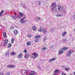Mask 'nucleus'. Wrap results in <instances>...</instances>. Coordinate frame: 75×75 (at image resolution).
Returning a JSON list of instances; mask_svg holds the SVG:
<instances>
[{"instance_id": "f257e3e1", "label": "nucleus", "mask_w": 75, "mask_h": 75, "mask_svg": "<svg viewBox=\"0 0 75 75\" xmlns=\"http://www.w3.org/2000/svg\"><path fill=\"white\" fill-rule=\"evenodd\" d=\"M62 10V6L60 5L58 6V8L57 9V7H55L54 8H52L51 9V10L52 11H61Z\"/></svg>"}, {"instance_id": "f03ea898", "label": "nucleus", "mask_w": 75, "mask_h": 75, "mask_svg": "<svg viewBox=\"0 0 75 75\" xmlns=\"http://www.w3.org/2000/svg\"><path fill=\"white\" fill-rule=\"evenodd\" d=\"M32 54V55L30 57H32L33 59H36L38 56V54L36 53H33Z\"/></svg>"}, {"instance_id": "7ed1b4c3", "label": "nucleus", "mask_w": 75, "mask_h": 75, "mask_svg": "<svg viewBox=\"0 0 75 75\" xmlns=\"http://www.w3.org/2000/svg\"><path fill=\"white\" fill-rule=\"evenodd\" d=\"M73 52H74V51L72 50H69V52L67 54V56H68V57H69V56H71V54H72V53Z\"/></svg>"}, {"instance_id": "20e7f679", "label": "nucleus", "mask_w": 75, "mask_h": 75, "mask_svg": "<svg viewBox=\"0 0 75 75\" xmlns=\"http://www.w3.org/2000/svg\"><path fill=\"white\" fill-rule=\"evenodd\" d=\"M19 21L21 23H27V20H25L23 18L21 19Z\"/></svg>"}, {"instance_id": "39448f33", "label": "nucleus", "mask_w": 75, "mask_h": 75, "mask_svg": "<svg viewBox=\"0 0 75 75\" xmlns=\"http://www.w3.org/2000/svg\"><path fill=\"white\" fill-rule=\"evenodd\" d=\"M20 14V15H18L17 16V17L19 19L23 17V13H21V12H19Z\"/></svg>"}, {"instance_id": "423d86ee", "label": "nucleus", "mask_w": 75, "mask_h": 75, "mask_svg": "<svg viewBox=\"0 0 75 75\" xmlns=\"http://www.w3.org/2000/svg\"><path fill=\"white\" fill-rule=\"evenodd\" d=\"M13 33L15 34V35H17V34H18V31L17 30H14L13 31Z\"/></svg>"}, {"instance_id": "0eeeda50", "label": "nucleus", "mask_w": 75, "mask_h": 75, "mask_svg": "<svg viewBox=\"0 0 75 75\" xmlns=\"http://www.w3.org/2000/svg\"><path fill=\"white\" fill-rule=\"evenodd\" d=\"M7 68H14L15 66L14 65H7Z\"/></svg>"}, {"instance_id": "6e6552de", "label": "nucleus", "mask_w": 75, "mask_h": 75, "mask_svg": "<svg viewBox=\"0 0 75 75\" xmlns=\"http://www.w3.org/2000/svg\"><path fill=\"white\" fill-rule=\"evenodd\" d=\"M22 57H23V54L22 53H20V54H18V58H21Z\"/></svg>"}, {"instance_id": "1a4fd4ad", "label": "nucleus", "mask_w": 75, "mask_h": 75, "mask_svg": "<svg viewBox=\"0 0 75 75\" xmlns=\"http://www.w3.org/2000/svg\"><path fill=\"white\" fill-rule=\"evenodd\" d=\"M55 59H56V58H52L51 59L49 60V62H52L53 61H55Z\"/></svg>"}, {"instance_id": "9d476101", "label": "nucleus", "mask_w": 75, "mask_h": 75, "mask_svg": "<svg viewBox=\"0 0 75 75\" xmlns=\"http://www.w3.org/2000/svg\"><path fill=\"white\" fill-rule=\"evenodd\" d=\"M31 44V41H29L26 42V45L27 46L30 45Z\"/></svg>"}, {"instance_id": "9b49d317", "label": "nucleus", "mask_w": 75, "mask_h": 75, "mask_svg": "<svg viewBox=\"0 0 75 75\" xmlns=\"http://www.w3.org/2000/svg\"><path fill=\"white\" fill-rule=\"evenodd\" d=\"M62 50H68V47H64L62 48Z\"/></svg>"}, {"instance_id": "f8f14e48", "label": "nucleus", "mask_w": 75, "mask_h": 75, "mask_svg": "<svg viewBox=\"0 0 75 75\" xmlns=\"http://www.w3.org/2000/svg\"><path fill=\"white\" fill-rule=\"evenodd\" d=\"M41 35H36L35 36V38H41Z\"/></svg>"}, {"instance_id": "ddd939ff", "label": "nucleus", "mask_w": 75, "mask_h": 75, "mask_svg": "<svg viewBox=\"0 0 75 75\" xmlns=\"http://www.w3.org/2000/svg\"><path fill=\"white\" fill-rule=\"evenodd\" d=\"M67 34V32H64L62 34V36H65Z\"/></svg>"}, {"instance_id": "4468645a", "label": "nucleus", "mask_w": 75, "mask_h": 75, "mask_svg": "<svg viewBox=\"0 0 75 75\" xmlns=\"http://www.w3.org/2000/svg\"><path fill=\"white\" fill-rule=\"evenodd\" d=\"M56 6V3H54L52 4L51 5V7H55V6Z\"/></svg>"}, {"instance_id": "2eb2a0df", "label": "nucleus", "mask_w": 75, "mask_h": 75, "mask_svg": "<svg viewBox=\"0 0 75 75\" xmlns=\"http://www.w3.org/2000/svg\"><path fill=\"white\" fill-rule=\"evenodd\" d=\"M37 29V28L35 26H33L32 27V30L33 31H35Z\"/></svg>"}, {"instance_id": "dca6fc26", "label": "nucleus", "mask_w": 75, "mask_h": 75, "mask_svg": "<svg viewBox=\"0 0 75 75\" xmlns=\"http://www.w3.org/2000/svg\"><path fill=\"white\" fill-rule=\"evenodd\" d=\"M47 31V29H45L43 31V33H44V34H46Z\"/></svg>"}, {"instance_id": "f3484780", "label": "nucleus", "mask_w": 75, "mask_h": 75, "mask_svg": "<svg viewBox=\"0 0 75 75\" xmlns=\"http://www.w3.org/2000/svg\"><path fill=\"white\" fill-rule=\"evenodd\" d=\"M16 54V52H11V55H15Z\"/></svg>"}, {"instance_id": "a211bd4d", "label": "nucleus", "mask_w": 75, "mask_h": 75, "mask_svg": "<svg viewBox=\"0 0 75 75\" xmlns=\"http://www.w3.org/2000/svg\"><path fill=\"white\" fill-rule=\"evenodd\" d=\"M29 57V54H25V56H24L25 58H28Z\"/></svg>"}, {"instance_id": "6ab92c4d", "label": "nucleus", "mask_w": 75, "mask_h": 75, "mask_svg": "<svg viewBox=\"0 0 75 75\" xmlns=\"http://www.w3.org/2000/svg\"><path fill=\"white\" fill-rule=\"evenodd\" d=\"M14 42V38H12L11 39V42L12 44H13Z\"/></svg>"}, {"instance_id": "aec40b11", "label": "nucleus", "mask_w": 75, "mask_h": 75, "mask_svg": "<svg viewBox=\"0 0 75 75\" xmlns=\"http://www.w3.org/2000/svg\"><path fill=\"white\" fill-rule=\"evenodd\" d=\"M32 35L30 34H28L27 35V36L28 38H31V37H32Z\"/></svg>"}, {"instance_id": "412c9836", "label": "nucleus", "mask_w": 75, "mask_h": 75, "mask_svg": "<svg viewBox=\"0 0 75 75\" xmlns=\"http://www.w3.org/2000/svg\"><path fill=\"white\" fill-rule=\"evenodd\" d=\"M64 52V51H62L61 50H60L59 52V53L60 54H62Z\"/></svg>"}, {"instance_id": "4be33fe9", "label": "nucleus", "mask_w": 75, "mask_h": 75, "mask_svg": "<svg viewBox=\"0 0 75 75\" xmlns=\"http://www.w3.org/2000/svg\"><path fill=\"white\" fill-rule=\"evenodd\" d=\"M4 13V11L2 10L1 12H0V17H2V13Z\"/></svg>"}, {"instance_id": "5701e85b", "label": "nucleus", "mask_w": 75, "mask_h": 75, "mask_svg": "<svg viewBox=\"0 0 75 75\" xmlns=\"http://www.w3.org/2000/svg\"><path fill=\"white\" fill-rule=\"evenodd\" d=\"M3 35H4V37L5 38L7 37V36H6V33L5 32H4Z\"/></svg>"}, {"instance_id": "b1692460", "label": "nucleus", "mask_w": 75, "mask_h": 75, "mask_svg": "<svg viewBox=\"0 0 75 75\" xmlns=\"http://www.w3.org/2000/svg\"><path fill=\"white\" fill-rule=\"evenodd\" d=\"M11 44L9 43L8 45V48H11Z\"/></svg>"}, {"instance_id": "393cba45", "label": "nucleus", "mask_w": 75, "mask_h": 75, "mask_svg": "<svg viewBox=\"0 0 75 75\" xmlns=\"http://www.w3.org/2000/svg\"><path fill=\"white\" fill-rule=\"evenodd\" d=\"M38 31L40 32H42V28H41L38 29Z\"/></svg>"}, {"instance_id": "a878e982", "label": "nucleus", "mask_w": 75, "mask_h": 75, "mask_svg": "<svg viewBox=\"0 0 75 75\" xmlns=\"http://www.w3.org/2000/svg\"><path fill=\"white\" fill-rule=\"evenodd\" d=\"M38 41H39V40L37 39H35L34 41V42H38Z\"/></svg>"}, {"instance_id": "bb28decb", "label": "nucleus", "mask_w": 75, "mask_h": 75, "mask_svg": "<svg viewBox=\"0 0 75 75\" xmlns=\"http://www.w3.org/2000/svg\"><path fill=\"white\" fill-rule=\"evenodd\" d=\"M56 16L57 17H62V14H59L56 15Z\"/></svg>"}, {"instance_id": "cd10ccee", "label": "nucleus", "mask_w": 75, "mask_h": 75, "mask_svg": "<svg viewBox=\"0 0 75 75\" xmlns=\"http://www.w3.org/2000/svg\"><path fill=\"white\" fill-rule=\"evenodd\" d=\"M65 71H69V68H66L65 69Z\"/></svg>"}, {"instance_id": "c85d7f7f", "label": "nucleus", "mask_w": 75, "mask_h": 75, "mask_svg": "<svg viewBox=\"0 0 75 75\" xmlns=\"http://www.w3.org/2000/svg\"><path fill=\"white\" fill-rule=\"evenodd\" d=\"M5 42L7 43L8 42V40L7 39L5 40H4Z\"/></svg>"}, {"instance_id": "c756f323", "label": "nucleus", "mask_w": 75, "mask_h": 75, "mask_svg": "<svg viewBox=\"0 0 75 75\" xmlns=\"http://www.w3.org/2000/svg\"><path fill=\"white\" fill-rule=\"evenodd\" d=\"M47 48H45V47H44L41 50H47Z\"/></svg>"}, {"instance_id": "7c9ffc66", "label": "nucleus", "mask_w": 75, "mask_h": 75, "mask_svg": "<svg viewBox=\"0 0 75 75\" xmlns=\"http://www.w3.org/2000/svg\"><path fill=\"white\" fill-rule=\"evenodd\" d=\"M9 54H10V53H9V52H7L6 53V55H8Z\"/></svg>"}, {"instance_id": "2f4dec72", "label": "nucleus", "mask_w": 75, "mask_h": 75, "mask_svg": "<svg viewBox=\"0 0 75 75\" xmlns=\"http://www.w3.org/2000/svg\"><path fill=\"white\" fill-rule=\"evenodd\" d=\"M11 30H14V27L13 26H12L11 27Z\"/></svg>"}, {"instance_id": "473e14b6", "label": "nucleus", "mask_w": 75, "mask_h": 75, "mask_svg": "<svg viewBox=\"0 0 75 75\" xmlns=\"http://www.w3.org/2000/svg\"><path fill=\"white\" fill-rule=\"evenodd\" d=\"M12 18H14V19H16L17 18V17L16 16H12Z\"/></svg>"}, {"instance_id": "72a5a7b5", "label": "nucleus", "mask_w": 75, "mask_h": 75, "mask_svg": "<svg viewBox=\"0 0 75 75\" xmlns=\"http://www.w3.org/2000/svg\"><path fill=\"white\" fill-rule=\"evenodd\" d=\"M4 46H6V45H7V43H6V42H4Z\"/></svg>"}, {"instance_id": "f704fd0d", "label": "nucleus", "mask_w": 75, "mask_h": 75, "mask_svg": "<svg viewBox=\"0 0 75 75\" xmlns=\"http://www.w3.org/2000/svg\"><path fill=\"white\" fill-rule=\"evenodd\" d=\"M6 75H10V73L9 72H7L6 74Z\"/></svg>"}, {"instance_id": "c9c22d12", "label": "nucleus", "mask_w": 75, "mask_h": 75, "mask_svg": "<svg viewBox=\"0 0 75 75\" xmlns=\"http://www.w3.org/2000/svg\"><path fill=\"white\" fill-rule=\"evenodd\" d=\"M59 70H56L55 71H54V72H55L56 73V72H58V71Z\"/></svg>"}, {"instance_id": "e433bc0d", "label": "nucleus", "mask_w": 75, "mask_h": 75, "mask_svg": "<svg viewBox=\"0 0 75 75\" xmlns=\"http://www.w3.org/2000/svg\"><path fill=\"white\" fill-rule=\"evenodd\" d=\"M0 75H4V74L2 72H0Z\"/></svg>"}, {"instance_id": "4c0bfd02", "label": "nucleus", "mask_w": 75, "mask_h": 75, "mask_svg": "<svg viewBox=\"0 0 75 75\" xmlns=\"http://www.w3.org/2000/svg\"><path fill=\"white\" fill-rule=\"evenodd\" d=\"M63 41L64 42H65L67 41V40H66V39H63Z\"/></svg>"}, {"instance_id": "58836bf2", "label": "nucleus", "mask_w": 75, "mask_h": 75, "mask_svg": "<svg viewBox=\"0 0 75 75\" xmlns=\"http://www.w3.org/2000/svg\"><path fill=\"white\" fill-rule=\"evenodd\" d=\"M24 51L25 53H26L27 52V50H25Z\"/></svg>"}, {"instance_id": "ea45409f", "label": "nucleus", "mask_w": 75, "mask_h": 75, "mask_svg": "<svg viewBox=\"0 0 75 75\" xmlns=\"http://www.w3.org/2000/svg\"><path fill=\"white\" fill-rule=\"evenodd\" d=\"M41 1H40L39 3V4L40 5H41Z\"/></svg>"}, {"instance_id": "a19ab883", "label": "nucleus", "mask_w": 75, "mask_h": 75, "mask_svg": "<svg viewBox=\"0 0 75 75\" xmlns=\"http://www.w3.org/2000/svg\"><path fill=\"white\" fill-rule=\"evenodd\" d=\"M37 20H40V17L37 18Z\"/></svg>"}, {"instance_id": "79ce46f5", "label": "nucleus", "mask_w": 75, "mask_h": 75, "mask_svg": "<svg viewBox=\"0 0 75 75\" xmlns=\"http://www.w3.org/2000/svg\"><path fill=\"white\" fill-rule=\"evenodd\" d=\"M25 73H26V72H28V71H27L26 70H25Z\"/></svg>"}, {"instance_id": "37998d69", "label": "nucleus", "mask_w": 75, "mask_h": 75, "mask_svg": "<svg viewBox=\"0 0 75 75\" xmlns=\"http://www.w3.org/2000/svg\"><path fill=\"white\" fill-rule=\"evenodd\" d=\"M62 75H65V74H64V73H62Z\"/></svg>"}, {"instance_id": "c03bdc74", "label": "nucleus", "mask_w": 75, "mask_h": 75, "mask_svg": "<svg viewBox=\"0 0 75 75\" xmlns=\"http://www.w3.org/2000/svg\"><path fill=\"white\" fill-rule=\"evenodd\" d=\"M17 13H15V14H14L15 16H17Z\"/></svg>"}, {"instance_id": "a18cd8bd", "label": "nucleus", "mask_w": 75, "mask_h": 75, "mask_svg": "<svg viewBox=\"0 0 75 75\" xmlns=\"http://www.w3.org/2000/svg\"><path fill=\"white\" fill-rule=\"evenodd\" d=\"M23 18L24 19V18H25V19H26V17L25 16H24L23 17Z\"/></svg>"}, {"instance_id": "49530a36", "label": "nucleus", "mask_w": 75, "mask_h": 75, "mask_svg": "<svg viewBox=\"0 0 75 75\" xmlns=\"http://www.w3.org/2000/svg\"><path fill=\"white\" fill-rule=\"evenodd\" d=\"M73 74L74 75H75V72H73Z\"/></svg>"}, {"instance_id": "de8ad7c7", "label": "nucleus", "mask_w": 75, "mask_h": 75, "mask_svg": "<svg viewBox=\"0 0 75 75\" xmlns=\"http://www.w3.org/2000/svg\"><path fill=\"white\" fill-rule=\"evenodd\" d=\"M45 40H46V39H44V41H45Z\"/></svg>"}, {"instance_id": "09e8293b", "label": "nucleus", "mask_w": 75, "mask_h": 75, "mask_svg": "<svg viewBox=\"0 0 75 75\" xmlns=\"http://www.w3.org/2000/svg\"><path fill=\"white\" fill-rule=\"evenodd\" d=\"M53 75H55V74H54Z\"/></svg>"}, {"instance_id": "8fccbe9b", "label": "nucleus", "mask_w": 75, "mask_h": 75, "mask_svg": "<svg viewBox=\"0 0 75 75\" xmlns=\"http://www.w3.org/2000/svg\"><path fill=\"white\" fill-rule=\"evenodd\" d=\"M26 75H29V74L28 75V74H26Z\"/></svg>"}, {"instance_id": "3c124183", "label": "nucleus", "mask_w": 75, "mask_h": 75, "mask_svg": "<svg viewBox=\"0 0 75 75\" xmlns=\"http://www.w3.org/2000/svg\"><path fill=\"white\" fill-rule=\"evenodd\" d=\"M73 75L72 74H71V75Z\"/></svg>"}]
</instances>
